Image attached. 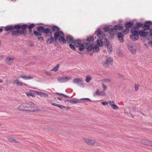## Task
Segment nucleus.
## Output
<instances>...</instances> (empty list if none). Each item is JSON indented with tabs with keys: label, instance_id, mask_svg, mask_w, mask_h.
<instances>
[{
	"label": "nucleus",
	"instance_id": "nucleus-2",
	"mask_svg": "<svg viewBox=\"0 0 152 152\" xmlns=\"http://www.w3.org/2000/svg\"><path fill=\"white\" fill-rule=\"evenodd\" d=\"M17 24L13 25H9L6 26L4 28V30L7 31H11V35L13 36H18L19 35L24 34L25 36L26 35V31L23 30H20V28H16L15 26Z\"/></svg>",
	"mask_w": 152,
	"mask_h": 152
},
{
	"label": "nucleus",
	"instance_id": "nucleus-44",
	"mask_svg": "<svg viewBox=\"0 0 152 152\" xmlns=\"http://www.w3.org/2000/svg\"><path fill=\"white\" fill-rule=\"evenodd\" d=\"M102 87L103 88V91L104 92V91L106 90L107 87L103 83L102 84Z\"/></svg>",
	"mask_w": 152,
	"mask_h": 152
},
{
	"label": "nucleus",
	"instance_id": "nucleus-20",
	"mask_svg": "<svg viewBox=\"0 0 152 152\" xmlns=\"http://www.w3.org/2000/svg\"><path fill=\"white\" fill-rule=\"evenodd\" d=\"M14 60V59L13 58L8 57L6 58V61L8 64L11 65L12 64Z\"/></svg>",
	"mask_w": 152,
	"mask_h": 152
},
{
	"label": "nucleus",
	"instance_id": "nucleus-36",
	"mask_svg": "<svg viewBox=\"0 0 152 152\" xmlns=\"http://www.w3.org/2000/svg\"><path fill=\"white\" fill-rule=\"evenodd\" d=\"M145 25L148 26L149 27L152 24V22L150 21H147L145 23Z\"/></svg>",
	"mask_w": 152,
	"mask_h": 152
},
{
	"label": "nucleus",
	"instance_id": "nucleus-28",
	"mask_svg": "<svg viewBox=\"0 0 152 152\" xmlns=\"http://www.w3.org/2000/svg\"><path fill=\"white\" fill-rule=\"evenodd\" d=\"M129 49L130 52L132 53L135 54L136 52V49L134 46H131L129 47Z\"/></svg>",
	"mask_w": 152,
	"mask_h": 152
},
{
	"label": "nucleus",
	"instance_id": "nucleus-31",
	"mask_svg": "<svg viewBox=\"0 0 152 152\" xmlns=\"http://www.w3.org/2000/svg\"><path fill=\"white\" fill-rule=\"evenodd\" d=\"M34 35L37 37H40L42 36V34L41 32L37 31H34Z\"/></svg>",
	"mask_w": 152,
	"mask_h": 152
},
{
	"label": "nucleus",
	"instance_id": "nucleus-35",
	"mask_svg": "<svg viewBox=\"0 0 152 152\" xmlns=\"http://www.w3.org/2000/svg\"><path fill=\"white\" fill-rule=\"evenodd\" d=\"M59 68V65L58 64H57L54 67L53 69L51 70V71H54L55 72H57Z\"/></svg>",
	"mask_w": 152,
	"mask_h": 152
},
{
	"label": "nucleus",
	"instance_id": "nucleus-43",
	"mask_svg": "<svg viewBox=\"0 0 152 152\" xmlns=\"http://www.w3.org/2000/svg\"><path fill=\"white\" fill-rule=\"evenodd\" d=\"M56 94L58 95H62V96H64L65 97H66V98L69 97L68 96H66V95H64V94L62 93H56Z\"/></svg>",
	"mask_w": 152,
	"mask_h": 152
},
{
	"label": "nucleus",
	"instance_id": "nucleus-16",
	"mask_svg": "<svg viewBox=\"0 0 152 152\" xmlns=\"http://www.w3.org/2000/svg\"><path fill=\"white\" fill-rule=\"evenodd\" d=\"M117 36L118 39L120 42H123L124 41V35L121 33H118L117 34Z\"/></svg>",
	"mask_w": 152,
	"mask_h": 152
},
{
	"label": "nucleus",
	"instance_id": "nucleus-6",
	"mask_svg": "<svg viewBox=\"0 0 152 152\" xmlns=\"http://www.w3.org/2000/svg\"><path fill=\"white\" fill-rule=\"evenodd\" d=\"M135 27H133L130 30L132 34L130 36V37L131 39L133 41L137 40L139 39L137 31L135 30Z\"/></svg>",
	"mask_w": 152,
	"mask_h": 152
},
{
	"label": "nucleus",
	"instance_id": "nucleus-14",
	"mask_svg": "<svg viewBox=\"0 0 152 152\" xmlns=\"http://www.w3.org/2000/svg\"><path fill=\"white\" fill-rule=\"evenodd\" d=\"M71 78L70 76L60 77L58 78V80L61 83H64L69 80Z\"/></svg>",
	"mask_w": 152,
	"mask_h": 152
},
{
	"label": "nucleus",
	"instance_id": "nucleus-49",
	"mask_svg": "<svg viewBox=\"0 0 152 152\" xmlns=\"http://www.w3.org/2000/svg\"><path fill=\"white\" fill-rule=\"evenodd\" d=\"M103 80L106 82V83H110L111 81V80L110 79H105Z\"/></svg>",
	"mask_w": 152,
	"mask_h": 152
},
{
	"label": "nucleus",
	"instance_id": "nucleus-18",
	"mask_svg": "<svg viewBox=\"0 0 152 152\" xmlns=\"http://www.w3.org/2000/svg\"><path fill=\"white\" fill-rule=\"evenodd\" d=\"M21 78L25 80H30L34 78V77L31 76H27L26 75L23 74L20 76Z\"/></svg>",
	"mask_w": 152,
	"mask_h": 152
},
{
	"label": "nucleus",
	"instance_id": "nucleus-32",
	"mask_svg": "<svg viewBox=\"0 0 152 152\" xmlns=\"http://www.w3.org/2000/svg\"><path fill=\"white\" fill-rule=\"evenodd\" d=\"M102 39H100L99 40L98 39L97 40V44L100 47H102L103 46V42L102 40Z\"/></svg>",
	"mask_w": 152,
	"mask_h": 152
},
{
	"label": "nucleus",
	"instance_id": "nucleus-41",
	"mask_svg": "<svg viewBox=\"0 0 152 152\" xmlns=\"http://www.w3.org/2000/svg\"><path fill=\"white\" fill-rule=\"evenodd\" d=\"M69 46L70 48L72 49L73 50H76L75 48V46L74 45H72L71 43H70L69 45Z\"/></svg>",
	"mask_w": 152,
	"mask_h": 152
},
{
	"label": "nucleus",
	"instance_id": "nucleus-7",
	"mask_svg": "<svg viewBox=\"0 0 152 152\" xmlns=\"http://www.w3.org/2000/svg\"><path fill=\"white\" fill-rule=\"evenodd\" d=\"M35 26V24L34 23H31L29 25L26 24H24L22 25H20L19 24H18L15 26V28L18 29L21 28L22 30H26V29L27 28H28V29H32Z\"/></svg>",
	"mask_w": 152,
	"mask_h": 152
},
{
	"label": "nucleus",
	"instance_id": "nucleus-12",
	"mask_svg": "<svg viewBox=\"0 0 152 152\" xmlns=\"http://www.w3.org/2000/svg\"><path fill=\"white\" fill-rule=\"evenodd\" d=\"M144 31L143 30H140L139 31L137 30V31L138 35H140L141 37H145L149 34V32L147 31Z\"/></svg>",
	"mask_w": 152,
	"mask_h": 152
},
{
	"label": "nucleus",
	"instance_id": "nucleus-46",
	"mask_svg": "<svg viewBox=\"0 0 152 152\" xmlns=\"http://www.w3.org/2000/svg\"><path fill=\"white\" fill-rule=\"evenodd\" d=\"M129 31V30L128 28H126L124 30V32L125 34H128Z\"/></svg>",
	"mask_w": 152,
	"mask_h": 152
},
{
	"label": "nucleus",
	"instance_id": "nucleus-63",
	"mask_svg": "<svg viewBox=\"0 0 152 152\" xmlns=\"http://www.w3.org/2000/svg\"><path fill=\"white\" fill-rule=\"evenodd\" d=\"M3 82V81L1 79H0V83H2Z\"/></svg>",
	"mask_w": 152,
	"mask_h": 152
},
{
	"label": "nucleus",
	"instance_id": "nucleus-59",
	"mask_svg": "<svg viewBox=\"0 0 152 152\" xmlns=\"http://www.w3.org/2000/svg\"><path fill=\"white\" fill-rule=\"evenodd\" d=\"M65 108H66L67 110H69L70 108L69 107H65Z\"/></svg>",
	"mask_w": 152,
	"mask_h": 152
},
{
	"label": "nucleus",
	"instance_id": "nucleus-64",
	"mask_svg": "<svg viewBox=\"0 0 152 152\" xmlns=\"http://www.w3.org/2000/svg\"><path fill=\"white\" fill-rule=\"evenodd\" d=\"M9 34V32H7V33H6L5 34V35H8Z\"/></svg>",
	"mask_w": 152,
	"mask_h": 152
},
{
	"label": "nucleus",
	"instance_id": "nucleus-39",
	"mask_svg": "<svg viewBox=\"0 0 152 152\" xmlns=\"http://www.w3.org/2000/svg\"><path fill=\"white\" fill-rule=\"evenodd\" d=\"M26 94L27 96H31L33 97H34L35 96L34 95V94H33L31 92L26 93Z\"/></svg>",
	"mask_w": 152,
	"mask_h": 152
},
{
	"label": "nucleus",
	"instance_id": "nucleus-38",
	"mask_svg": "<svg viewBox=\"0 0 152 152\" xmlns=\"http://www.w3.org/2000/svg\"><path fill=\"white\" fill-rule=\"evenodd\" d=\"M111 107L113 109L115 110H117L118 108V107L115 105V103Z\"/></svg>",
	"mask_w": 152,
	"mask_h": 152
},
{
	"label": "nucleus",
	"instance_id": "nucleus-13",
	"mask_svg": "<svg viewBox=\"0 0 152 152\" xmlns=\"http://www.w3.org/2000/svg\"><path fill=\"white\" fill-rule=\"evenodd\" d=\"M84 140L86 143L90 145H94L96 142L94 140H91L88 138H84Z\"/></svg>",
	"mask_w": 152,
	"mask_h": 152
},
{
	"label": "nucleus",
	"instance_id": "nucleus-10",
	"mask_svg": "<svg viewBox=\"0 0 152 152\" xmlns=\"http://www.w3.org/2000/svg\"><path fill=\"white\" fill-rule=\"evenodd\" d=\"M95 34L97 35L100 39H103L105 37L104 33L101 30H97L95 32Z\"/></svg>",
	"mask_w": 152,
	"mask_h": 152
},
{
	"label": "nucleus",
	"instance_id": "nucleus-54",
	"mask_svg": "<svg viewBox=\"0 0 152 152\" xmlns=\"http://www.w3.org/2000/svg\"><path fill=\"white\" fill-rule=\"evenodd\" d=\"M148 44L150 45L152 47V42L150 41L148 42Z\"/></svg>",
	"mask_w": 152,
	"mask_h": 152
},
{
	"label": "nucleus",
	"instance_id": "nucleus-40",
	"mask_svg": "<svg viewBox=\"0 0 152 152\" xmlns=\"http://www.w3.org/2000/svg\"><path fill=\"white\" fill-rule=\"evenodd\" d=\"M143 28L144 29V30H148L150 27L144 24V25H143Z\"/></svg>",
	"mask_w": 152,
	"mask_h": 152
},
{
	"label": "nucleus",
	"instance_id": "nucleus-9",
	"mask_svg": "<svg viewBox=\"0 0 152 152\" xmlns=\"http://www.w3.org/2000/svg\"><path fill=\"white\" fill-rule=\"evenodd\" d=\"M105 61L103 63V66L106 67H108L112 63L113 61V59L111 57L109 56H106Z\"/></svg>",
	"mask_w": 152,
	"mask_h": 152
},
{
	"label": "nucleus",
	"instance_id": "nucleus-27",
	"mask_svg": "<svg viewBox=\"0 0 152 152\" xmlns=\"http://www.w3.org/2000/svg\"><path fill=\"white\" fill-rule=\"evenodd\" d=\"M114 27L115 28L116 31L117 30L119 31L121 30H122L124 28V27L123 26L119 25H115L114 26Z\"/></svg>",
	"mask_w": 152,
	"mask_h": 152
},
{
	"label": "nucleus",
	"instance_id": "nucleus-34",
	"mask_svg": "<svg viewBox=\"0 0 152 152\" xmlns=\"http://www.w3.org/2000/svg\"><path fill=\"white\" fill-rule=\"evenodd\" d=\"M11 142L19 143V142L16 141L15 139L12 138H9L8 139Z\"/></svg>",
	"mask_w": 152,
	"mask_h": 152
},
{
	"label": "nucleus",
	"instance_id": "nucleus-60",
	"mask_svg": "<svg viewBox=\"0 0 152 152\" xmlns=\"http://www.w3.org/2000/svg\"><path fill=\"white\" fill-rule=\"evenodd\" d=\"M60 101H61L62 100V98H60L59 97H58L57 98Z\"/></svg>",
	"mask_w": 152,
	"mask_h": 152
},
{
	"label": "nucleus",
	"instance_id": "nucleus-5",
	"mask_svg": "<svg viewBox=\"0 0 152 152\" xmlns=\"http://www.w3.org/2000/svg\"><path fill=\"white\" fill-rule=\"evenodd\" d=\"M52 31L54 32V38L56 41L59 37L64 36L63 32L61 31H60L59 28L56 26H54L52 27Z\"/></svg>",
	"mask_w": 152,
	"mask_h": 152
},
{
	"label": "nucleus",
	"instance_id": "nucleus-26",
	"mask_svg": "<svg viewBox=\"0 0 152 152\" xmlns=\"http://www.w3.org/2000/svg\"><path fill=\"white\" fill-rule=\"evenodd\" d=\"M50 37H51V38H48L46 41V42L48 43L49 44H52L54 40H55L54 37L53 38L52 36Z\"/></svg>",
	"mask_w": 152,
	"mask_h": 152
},
{
	"label": "nucleus",
	"instance_id": "nucleus-19",
	"mask_svg": "<svg viewBox=\"0 0 152 152\" xmlns=\"http://www.w3.org/2000/svg\"><path fill=\"white\" fill-rule=\"evenodd\" d=\"M64 36H62L59 37L58 38V41L60 43L62 44H66V40H65L64 37Z\"/></svg>",
	"mask_w": 152,
	"mask_h": 152
},
{
	"label": "nucleus",
	"instance_id": "nucleus-33",
	"mask_svg": "<svg viewBox=\"0 0 152 152\" xmlns=\"http://www.w3.org/2000/svg\"><path fill=\"white\" fill-rule=\"evenodd\" d=\"M92 77L90 75H87L86 76V81L87 83L89 82L92 79Z\"/></svg>",
	"mask_w": 152,
	"mask_h": 152
},
{
	"label": "nucleus",
	"instance_id": "nucleus-48",
	"mask_svg": "<svg viewBox=\"0 0 152 152\" xmlns=\"http://www.w3.org/2000/svg\"><path fill=\"white\" fill-rule=\"evenodd\" d=\"M28 31L29 35L31 36H33V34L32 33V29H28Z\"/></svg>",
	"mask_w": 152,
	"mask_h": 152
},
{
	"label": "nucleus",
	"instance_id": "nucleus-51",
	"mask_svg": "<svg viewBox=\"0 0 152 152\" xmlns=\"http://www.w3.org/2000/svg\"><path fill=\"white\" fill-rule=\"evenodd\" d=\"M108 104V102H102V104L104 106L107 105Z\"/></svg>",
	"mask_w": 152,
	"mask_h": 152
},
{
	"label": "nucleus",
	"instance_id": "nucleus-1",
	"mask_svg": "<svg viewBox=\"0 0 152 152\" xmlns=\"http://www.w3.org/2000/svg\"><path fill=\"white\" fill-rule=\"evenodd\" d=\"M94 38L92 37H89L86 39V42H83L84 50L87 48L88 51L93 50L94 52H98L99 50V48L97 45H94Z\"/></svg>",
	"mask_w": 152,
	"mask_h": 152
},
{
	"label": "nucleus",
	"instance_id": "nucleus-11",
	"mask_svg": "<svg viewBox=\"0 0 152 152\" xmlns=\"http://www.w3.org/2000/svg\"><path fill=\"white\" fill-rule=\"evenodd\" d=\"M52 28H45L43 33L46 34L48 37H50L52 36Z\"/></svg>",
	"mask_w": 152,
	"mask_h": 152
},
{
	"label": "nucleus",
	"instance_id": "nucleus-24",
	"mask_svg": "<svg viewBox=\"0 0 152 152\" xmlns=\"http://www.w3.org/2000/svg\"><path fill=\"white\" fill-rule=\"evenodd\" d=\"M133 25L132 22H127L125 25V26L126 28H129L132 27Z\"/></svg>",
	"mask_w": 152,
	"mask_h": 152
},
{
	"label": "nucleus",
	"instance_id": "nucleus-22",
	"mask_svg": "<svg viewBox=\"0 0 152 152\" xmlns=\"http://www.w3.org/2000/svg\"><path fill=\"white\" fill-rule=\"evenodd\" d=\"M45 28L43 26H37L36 28V29L38 31L43 33Z\"/></svg>",
	"mask_w": 152,
	"mask_h": 152
},
{
	"label": "nucleus",
	"instance_id": "nucleus-42",
	"mask_svg": "<svg viewBox=\"0 0 152 152\" xmlns=\"http://www.w3.org/2000/svg\"><path fill=\"white\" fill-rule=\"evenodd\" d=\"M110 28L109 27H104V30L105 32H108L109 33Z\"/></svg>",
	"mask_w": 152,
	"mask_h": 152
},
{
	"label": "nucleus",
	"instance_id": "nucleus-56",
	"mask_svg": "<svg viewBox=\"0 0 152 152\" xmlns=\"http://www.w3.org/2000/svg\"><path fill=\"white\" fill-rule=\"evenodd\" d=\"M78 85L80 86H81V87H84V85L83 84V83H79L78 84Z\"/></svg>",
	"mask_w": 152,
	"mask_h": 152
},
{
	"label": "nucleus",
	"instance_id": "nucleus-21",
	"mask_svg": "<svg viewBox=\"0 0 152 152\" xmlns=\"http://www.w3.org/2000/svg\"><path fill=\"white\" fill-rule=\"evenodd\" d=\"M143 24L142 23L140 22H137L136 23V26H134V27H135V30L139 31V28L142 27H143Z\"/></svg>",
	"mask_w": 152,
	"mask_h": 152
},
{
	"label": "nucleus",
	"instance_id": "nucleus-52",
	"mask_svg": "<svg viewBox=\"0 0 152 152\" xmlns=\"http://www.w3.org/2000/svg\"><path fill=\"white\" fill-rule=\"evenodd\" d=\"M38 39L39 41L44 40V38L42 37H38Z\"/></svg>",
	"mask_w": 152,
	"mask_h": 152
},
{
	"label": "nucleus",
	"instance_id": "nucleus-4",
	"mask_svg": "<svg viewBox=\"0 0 152 152\" xmlns=\"http://www.w3.org/2000/svg\"><path fill=\"white\" fill-rule=\"evenodd\" d=\"M35 104L31 102L25 104H22L18 107V109L21 110H25L30 112H34L35 110Z\"/></svg>",
	"mask_w": 152,
	"mask_h": 152
},
{
	"label": "nucleus",
	"instance_id": "nucleus-55",
	"mask_svg": "<svg viewBox=\"0 0 152 152\" xmlns=\"http://www.w3.org/2000/svg\"><path fill=\"white\" fill-rule=\"evenodd\" d=\"M149 33H150V35L152 36V28H151L150 29Z\"/></svg>",
	"mask_w": 152,
	"mask_h": 152
},
{
	"label": "nucleus",
	"instance_id": "nucleus-61",
	"mask_svg": "<svg viewBox=\"0 0 152 152\" xmlns=\"http://www.w3.org/2000/svg\"><path fill=\"white\" fill-rule=\"evenodd\" d=\"M3 29L2 28H0V33L2 32Z\"/></svg>",
	"mask_w": 152,
	"mask_h": 152
},
{
	"label": "nucleus",
	"instance_id": "nucleus-17",
	"mask_svg": "<svg viewBox=\"0 0 152 152\" xmlns=\"http://www.w3.org/2000/svg\"><path fill=\"white\" fill-rule=\"evenodd\" d=\"M106 95L105 92L102 91H100L99 90H97L96 91L94 94V96L99 95L105 96Z\"/></svg>",
	"mask_w": 152,
	"mask_h": 152
},
{
	"label": "nucleus",
	"instance_id": "nucleus-3",
	"mask_svg": "<svg viewBox=\"0 0 152 152\" xmlns=\"http://www.w3.org/2000/svg\"><path fill=\"white\" fill-rule=\"evenodd\" d=\"M66 41L69 43H73L76 48H79L78 50L81 51L84 50L83 43H81V40L77 39L74 40L73 37L70 35H68L66 37Z\"/></svg>",
	"mask_w": 152,
	"mask_h": 152
},
{
	"label": "nucleus",
	"instance_id": "nucleus-45",
	"mask_svg": "<svg viewBox=\"0 0 152 152\" xmlns=\"http://www.w3.org/2000/svg\"><path fill=\"white\" fill-rule=\"evenodd\" d=\"M107 47L108 48L107 50L108 52H110L111 51H112V48L111 45H109V46Z\"/></svg>",
	"mask_w": 152,
	"mask_h": 152
},
{
	"label": "nucleus",
	"instance_id": "nucleus-15",
	"mask_svg": "<svg viewBox=\"0 0 152 152\" xmlns=\"http://www.w3.org/2000/svg\"><path fill=\"white\" fill-rule=\"evenodd\" d=\"M117 31H116L115 28H110V30L109 34L112 36L113 37L114 35H115L117 34Z\"/></svg>",
	"mask_w": 152,
	"mask_h": 152
},
{
	"label": "nucleus",
	"instance_id": "nucleus-47",
	"mask_svg": "<svg viewBox=\"0 0 152 152\" xmlns=\"http://www.w3.org/2000/svg\"><path fill=\"white\" fill-rule=\"evenodd\" d=\"M108 103L111 106H112L114 103L115 102L114 101H111L110 100L109 101V102H108Z\"/></svg>",
	"mask_w": 152,
	"mask_h": 152
},
{
	"label": "nucleus",
	"instance_id": "nucleus-23",
	"mask_svg": "<svg viewBox=\"0 0 152 152\" xmlns=\"http://www.w3.org/2000/svg\"><path fill=\"white\" fill-rule=\"evenodd\" d=\"M35 92L37 94L40 95L41 96H44V97H48V95L46 93H43L42 92H39L36 91Z\"/></svg>",
	"mask_w": 152,
	"mask_h": 152
},
{
	"label": "nucleus",
	"instance_id": "nucleus-29",
	"mask_svg": "<svg viewBox=\"0 0 152 152\" xmlns=\"http://www.w3.org/2000/svg\"><path fill=\"white\" fill-rule=\"evenodd\" d=\"M13 83L14 84L16 83L18 86H22L23 84L24 85H26V84L23 83H22L19 82L18 80H14Z\"/></svg>",
	"mask_w": 152,
	"mask_h": 152
},
{
	"label": "nucleus",
	"instance_id": "nucleus-37",
	"mask_svg": "<svg viewBox=\"0 0 152 152\" xmlns=\"http://www.w3.org/2000/svg\"><path fill=\"white\" fill-rule=\"evenodd\" d=\"M104 42L105 43V45H106L107 47H108L109 46L110 44L109 43L108 40L107 38L104 39Z\"/></svg>",
	"mask_w": 152,
	"mask_h": 152
},
{
	"label": "nucleus",
	"instance_id": "nucleus-25",
	"mask_svg": "<svg viewBox=\"0 0 152 152\" xmlns=\"http://www.w3.org/2000/svg\"><path fill=\"white\" fill-rule=\"evenodd\" d=\"M142 143L147 145H152V142L148 140H145L142 141Z\"/></svg>",
	"mask_w": 152,
	"mask_h": 152
},
{
	"label": "nucleus",
	"instance_id": "nucleus-57",
	"mask_svg": "<svg viewBox=\"0 0 152 152\" xmlns=\"http://www.w3.org/2000/svg\"><path fill=\"white\" fill-rule=\"evenodd\" d=\"M52 105H53V106H57V107L58 105V104H55V103H52Z\"/></svg>",
	"mask_w": 152,
	"mask_h": 152
},
{
	"label": "nucleus",
	"instance_id": "nucleus-58",
	"mask_svg": "<svg viewBox=\"0 0 152 152\" xmlns=\"http://www.w3.org/2000/svg\"><path fill=\"white\" fill-rule=\"evenodd\" d=\"M118 77L119 78H121V77H122L123 76L122 75H121L120 74H118Z\"/></svg>",
	"mask_w": 152,
	"mask_h": 152
},
{
	"label": "nucleus",
	"instance_id": "nucleus-8",
	"mask_svg": "<svg viewBox=\"0 0 152 152\" xmlns=\"http://www.w3.org/2000/svg\"><path fill=\"white\" fill-rule=\"evenodd\" d=\"M85 100L87 101H91V100L89 99L88 98H84L80 99H74L71 100H67L66 101L70 103L75 104L77 103H80L83 102V100Z\"/></svg>",
	"mask_w": 152,
	"mask_h": 152
},
{
	"label": "nucleus",
	"instance_id": "nucleus-53",
	"mask_svg": "<svg viewBox=\"0 0 152 152\" xmlns=\"http://www.w3.org/2000/svg\"><path fill=\"white\" fill-rule=\"evenodd\" d=\"M139 88V86H137L136 84L135 85V90L137 91Z\"/></svg>",
	"mask_w": 152,
	"mask_h": 152
},
{
	"label": "nucleus",
	"instance_id": "nucleus-62",
	"mask_svg": "<svg viewBox=\"0 0 152 152\" xmlns=\"http://www.w3.org/2000/svg\"><path fill=\"white\" fill-rule=\"evenodd\" d=\"M23 53L24 54H26L27 53V52L26 51H23Z\"/></svg>",
	"mask_w": 152,
	"mask_h": 152
},
{
	"label": "nucleus",
	"instance_id": "nucleus-30",
	"mask_svg": "<svg viewBox=\"0 0 152 152\" xmlns=\"http://www.w3.org/2000/svg\"><path fill=\"white\" fill-rule=\"evenodd\" d=\"M81 82H82V80L80 78H75L73 80V83L76 84Z\"/></svg>",
	"mask_w": 152,
	"mask_h": 152
},
{
	"label": "nucleus",
	"instance_id": "nucleus-50",
	"mask_svg": "<svg viewBox=\"0 0 152 152\" xmlns=\"http://www.w3.org/2000/svg\"><path fill=\"white\" fill-rule=\"evenodd\" d=\"M57 107H58L61 109H62L63 108H65V107L63 105L60 104H58V105Z\"/></svg>",
	"mask_w": 152,
	"mask_h": 152
}]
</instances>
